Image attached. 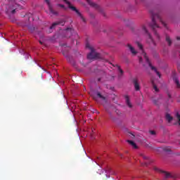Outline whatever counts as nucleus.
<instances>
[{
	"label": "nucleus",
	"mask_w": 180,
	"mask_h": 180,
	"mask_svg": "<svg viewBox=\"0 0 180 180\" xmlns=\"http://www.w3.org/2000/svg\"><path fill=\"white\" fill-rule=\"evenodd\" d=\"M131 32L134 34H136L137 36H141L143 34L146 36V43H148L150 47H155V41L154 39H153L151 34L148 32V30H147L146 24H142L139 29L131 28Z\"/></svg>",
	"instance_id": "nucleus-1"
},
{
	"label": "nucleus",
	"mask_w": 180,
	"mask_h": 180,
	"mask_svg": "<svg viewBox=\"0 0 180 180\" xmlns=\"http://www.w3.org/2000/svg\"><path fill=\"white\" fill-rule=\"evenodd\" d=\"M156 20H159V22H160V23H162V25H163L165 27H167V24L164 21H162V18H161V16H160L159 14L152 13V22L149 25V26L151 27L158 40H160V34L155 30V29H157V27H160V26L157 25Z\"/></svg>",
	"instance_id": "nucleus-2"
},
{
	"label": "nucleus",
	"mask_w": 180,
	"mask_h": 180,
	"mask_svg": "<svg viewBox=\"0 0 180 180\" xmlns=\"http://www.w3.org/2000/svg\"><path fill=\"white\" fill-rule=\"evenodd\" d=\"M136 46L139 47V50H141L142 51V56H143V58H145L146 62L150 67V68L152 70V71H155L157 74V75L159 77V78H161V73L157 70V68L153 66L151 64V62L150 61V58H148V56H147V53H145L144 49H143V44H141L140 42H136Z\"/></svg>",
	"instance_id": "nucleus-3"
},
{
	"label": "nucleus",
	"mask_w": 180,
	"mask_h": 180,
	"mask_svg": "<svg viewBox=\"0 0 180 180\" xmlns=\"http://www.w3.org/2000/svg\"><path fill=\"white\" fill-rule=\"evenodd\" d=\"M65 4H66L69 8V9H71V11H73V12H75L79 18L82 20V22H86L85 20V18H84V15H82V13L75 8V6H72L70 1L68 0H63Z\"/></svg>",
	"instance_id": "nucleus-4"
},
{
	"label": "nucleus",
	"mask_w": 180,
	"mask_h": 180,
	"mask_svg": "<svg viewBox=\"0 0 180 180\" xmlns=\"http://www.w3.org/2000/svg\"><path fill=\"white\" fill-rule=\"evenodd\" d=\"M86 49H89V50H91V53L87 55V58L89 60H94L95 58H99V57H101V54L96 53L95 51V49H94V48H92L89 43L86 44Z\"/></svg>",
	"instance_id": "nucleus-5"
},
{
	"label": "nucleus",
	"mask_w": 180,
	"mask_h": 180,
	"mask_svg": "<svg viewBox=\"0 0 180 180\" xmlns=\"http://www.w3.org/2000/svg\"><path fill=\"white\" fill-rule=\"evenodd\" d=\"M154 171L156 172H159V174H162V176H164V179H167V178H169L171 176V174L169 173H167V172L164 170H161L158 167H154L153 168Z\"/></svg>",
	"instance_id": "nucleus-6"
},
{
	"label": "nucleus",
	"mask_w": 180,
	"mask_h": 180,
	"mask_svg": "<svg viewBox=\"0 0 180 180\" xmlns=\"http://www.w3.org/2000/svg\"><path fill=\"white\" fill-rule=\"evenodd\" d=\"M45 2L47 4L49 12H51V13H52V15H58V13L57 11H54V9H53V6L51 5L50 0H45Z\"/></svg>",
	"instance_id": "nucleus-7"
},
{
	"label": "nucleus",
	"mask_w": 180,
	"mask_h": 180,
	"mask_svg": "<svg viewBox=\"0 0 180 180\" xmlns=\"http://www.w3.org/2000/svg\"><path fill=\"white\" fill-rule=\"evenodd\" d=\"M63 33L65 34V37H71L73 33H75V31L72 28H67L64 30Z\"/></svg>",
	"instance_id": "nucleus-8"
},
{
	"label": "nucleus",
	"mask_w": 180,
	"mask_h": 180,
	"mask_svg": "<svg viewBox=\"0 0 180 180\" xmlns=\"http://www.w3.org/2000/svg\"><path fill=\"white\" fill-rule=\"evenodd\" d=\"M64 25H65V21L61 20H59L58 22H53L52 24V25L50 27V29L52 30V29H54L56 27V26H64Z\"/></svg>",
	"instance_id": "nucleus-9"
},
{
	"label": "nucleus",
	"mask_w": 180,
	"mask_h": 180,
	"mask_svg": "<svg viewBox=\"0 0 180 180\" xmlns=\"http://www.w3.org/2000/svg\"><path fill=\"white\" fill-rule=\"evenodd\" d=\"M86 1L88 2V4H90L91 6H92L93 8H95L96 9H98L100 12H102V9L99 6V5L92 2L91 0H86Z\"/></svg>",
	"instance_id": "nucleus-10"
},
{
	"label": "nucleus",
	"mask_w": 180,
	"mask_h": 180,
	"mask_svg": "<svg viewBox=\"0 0 180 180\" xmlns=\"http://www.w3.org/2000/svg\"><path fill=\"white\" fill-rule=\"evenodd\" d=\"M133 83H134L135 91H140V84L139 83V80H137V79H134Z\"/></svg>",
	"instance_id": "nucleus-11"
},
{
	"label": "nucleus",
	"mask_w": 180,
	"mask_h": 180,
	"mask_svg": "<svg viewBox=\"0 0 180 180\" xmlns=\"http://www.w3.org/2000/svg\"><path fill=\"white\" fill-rule=\"evenodd\" d=\"M127 47H128L129 50L130 51V52L131 53L132 56H136V54H137V51H136V49H134V47H133V46L128 44Z\"/></svg>",
	"instance_id": "nucleus-12"
},
{
	"label": "nucleus",
	"mask_w": 180,
	"mask_h": 180,
	"mask_svg": "<svg viewBox=\"0 0 180 180\" xmlns=\"http://www.w3.org/2000/svg\"><path fill=\"white\" fill-rule=\"evenodd\" d=\"M16 9H22V6H20V4H15L13 6V10L11 11V13H16Z\"/></svg>",
	"instance_id": "nucleus-13"
},
{
	"label": "nucleus",
	"mask_w": 180,
	"mask_h": 180,
	"mask_svg": "<svg viewBox=\"0 0 180 180\" xmlns=\"http://www.w3.org/2000/svg\"><path fill=\"white\" fill-rule=\"evenodd\" d=\"M125 101L127 106L129 108H133V105H131V103L130 102V98H129V96H125Z\"/></svg>",
	"instance_id": "nucleus-14"
},
{
	"label": "nucleus",
	"mask_w": 180,
	"mask_h": 180,
	"mask_svg": "<svg viewBox=\"0 0 180 180\" xmlns=\"http://www.w3.org/2000/svg\"><path fill=\"white\" fill-rule=\"evenodd\" d=\"M114 67H117L120 74H119V77H122L123 76L124 72L122 68H120V66H119V65H113Z\"/></svg>",
	"instance_id": "nucleus-15"
},
{
	"label": "nucleus",
	"mask_w": 180,
	"mask_h": 180,
	"mask_svg": "<svg viewBox=\"0 0 180 180\" xmlns=\"http://www.w3.org/2000/svg\"><path fill=\"white\" fill-rule=\"evenodd\" d=\"M97 97L101 99L102 101H104V102H106V97L103 96L101 92L97 91L96 93Z\"/></svg>",
	"instance_id": "nucleus-16"
},
{
	"label": "nucleus",
	"mask_w": 180,
	"mask_h": 180,
	"mask_svg": "<svg viewBox=\"0 0 180 180\" xmlns=\"http://www.w3.org/2000/svg\"><path fill=\"white\" fill-rule=\"evenodd\" d=\"M104 108H105L106 112H108V113L110 115V119H112V120L115 121V118H113V115H112V112L109 110V108L106 105H104Z\"/></svg>",
	"instance_id": "nucleus-17"
},
{
	"label": "nucleus",
	"mask_w": 180,
	"mask_h": 180,
	"mask_svg": "<svg viewBox=\"0 0 180 180\" xmlns=\"http://www.w3.org/2000/svg\"><path fill=\"white\" fill-rule=\"evenodd\" d=\"M127 143H129V144H130V146H132V147H134V148H137V145L136 144V143H134V141L128 140Z\"/></svg>",
	"instance_id": "nucleus-18"
},
{
	"label": "nucleus",
	"mask_w": 180,
	"mask_h": 180,
	"mask_svg": "<svg viewBox=\"0 0 180 180\" xmlns=\"http://www.w3.org/2000/svg\"><path fill=\"white\" fill-rule=\"evenodd\" d=\"M166 41L168 43L169 46H171V44H172V41H171V38L168 35L166 36Z\"/></svg>",
	"instance_id": "nucleus-19"
},
{
	"label": "nucleus",
	"mask_w": 180,
	"mask_h": 180,
	"mask_svg": "<svg viewBox=\"0 0 180 180\" xmlns=\"http://www.w3.org/2000/svg\"><path fill=\"white\" fill-rule=\"evenodd\" d=\"M166 119H167V122H169V123L172 122L173 118H172V117H171V115L166 114Z\"/></svg>",
	"instance_id": "nucleus-20"
},
{
	"label": "nucleus",
	"mask_w": 180,
	"mask_h": 180,
	"mask_svg": "<svg viewBox=\"0 0 180 180\" xmlns=\"http://www.w3.org/2000/svg\"><path fill=\"white\" fill-rule=\"evenodd\" d=\"M163 151H165V153L171 152V147H169V146L164 147L163 148Z\"/></svg>",
	"instance_id": "nucleus-21"
},
{
	"label": "nucleus",
	"mask_w": 180,
	"mask_h": 180,
	"mask_svg": "<svg viewBox=\"0 0 180 180\" xmlns=\"http://www.w3.org/2000/svg\"><path fill=\"white\" fill-rule=\"evenodd\" d=\"M153 89L155 91V92H160V89H158V87H157V85H155V84H154V82H153Z\"/></svg>",
	"instance_id": "nucleus-22"
},
{
	"label": "nucleus",
	"mask_w": 180,
	"mask_h": 180,
	"mask_svg": "<svg viewBox=\"0 0 180 180\" xmlns=\"http://www.w3.org/2000/svg\"><path fill=\"white\" fill-rule=\"evenodd\" d=\"M174 82L176 85V87L179 89L180 88L179 80L178 79L175 78L174 79Z\"/></svg>",
	"instance_id": "nucleus-23"
},
{
	"label": "nucleus",
	"mask_w": 180,
	"mask_h": 180,
	"mask_svg": "<svg viewBox=\"0 0 180 180\" xmlns=\"http://www.w3.org/2000/svg\"><path fill=\"white\" fill-rule=\"evenodd\" d=\"M141 157H142V158H143V160H148V157L144 155L143 154H141Z\"/></svg>",
	"instance_id": "nucleus-24"
},
{
	"label": "nucleus",
	"mask_w": 180,
	"mask_h": 180,
	"mask_svg": "<svg viewBox=\"0 0 180 180\" xmlns=\"http://www.w3.org/2000/svg\"><path fill=\"white\" fill-rule=\"evenodd\" d=\"M149 133L152 134V136H155V131H150Z\"/></svg>",
	"instance_id": "nucleus-25"
},
{
	"label": "nucleus",
	"mask_w": 180,
	"mask_h": 180,
	"mask_svg": "<svg viewBox=\"0 0 180 180\" xmlns=\"http://www.w3.org/2000/svg\"><path fill=\"white\" fill-rule=\"evenodd\" d=\"M57 6H60V8H65V6L63 4H57Z\"/></svg>",
	"instance_id": "nucleus-26"
},
{
	"label": "nucleus",
	"mask_w": 180,
	"mask_h": 180,
	"mask_svg": "<svg viewBox=\"0 0 180 180\" xmlns=\"http://www.w3.org/2000/svg\"><path fill=\"white\" fill-rule=\"evenodd\" d=\"M29 30H30V32H33V31H34V27H29Z\"/></svg>",
	"instance_id": "nucleus-27"
},
{
	"label": "nucleus",
	"mask_w": 180,
	"mask_h": 180,
	"mask_svg": "<svg viewBox=\"0 0 180 180\" xmlns=\"http://www.w3.org/2000/svg\"><path fill=\"white\" fill-rule=\"evenodd\" d=\"M139 63H143V58L141 57L139 58Z\"/></svg>",
	"instance_id": "nucleus-28"
},
{
	"label": "nucleus",
	"mask_w": 180,
	"mask_h": 180,
	"mask_svg": "<svg viewBox=\"0 0 180 180\" xmlns=\"http://www.w3.org/2000/svg\"><path fill=\"white\" fill-rule=\"evenodd\" d=\"M115 112H116L117 115H119V113H120L119 110H116Z\"/></svg>",
	"instance_id": "nucleus-29"
},
{
	"label": "nucleus",
	"mask_w": 180,
	"mask_h": 180,
	"mask_svg": "<svg viewBox=\"0 0 180 180\" xmlns=\"http://www.w3.org/2000/svg\"><path fill=\"white\" fill-rule=\"evenodd\" d=\"M67 60H68V61H71V58L68 57V58H67Z\"/></svg>",
	"instance_id": "nucleus-30"
},
{
	"label": "nucleus",
	"mask_w": 180,
	"mask_h": 180,
	"mask_svg": "<svg viewBox=\"0 0 180 180\" xmlns=\"http://www.w3.org/2000/svg\"><path fill=\"white\" fill-rule=\"evenodd\" d=\"M131 139H134V135L133 134H131Z\"/></svg>",
	"instance_id": "nucleus-31"
},
{
	"label": "nucleus",
	"mask_w": 180,
	"mask_h": 180,
	"mask_svg": "<svg viewBox=\"0 0 180 180\" xmlns=\"http://www.w3.org/2000/svg\"><path fill=\"white\" fill-rule=\"evenodd\" d=\"M153 102H154L155 105H157V100H154Z\"/></svg>",
	"instance_id": "nucleus-32"
},
{
	"label": "nucleus",
	"mask_w": 180,
	"mask_h": 180,
	"mask_svg": "<svg viewBox=\"0 0 180 180\" xmlns=\"http://www.w3.org/2000/svg\"><path fill=\"white\" fill-rule=\"evenodd\" d=\"M176 39H177V40H180V37H177Z\"/></svg>",
	"instance_id": "nucleus-33"
},
{
	"label": "nucleus",
	"mask_w": 180,
	"mask_h": 180,
	"mask_svg": "<svg viewBox=\"0 0 180 180\" xmlns=\"http://www.w3.org/2000/svg\"><path fill=\"white\" fill-rule=\"evenodd\" d=\"M108 172H110V168L108 169Z\"/></svg>",
	"instance_id": "nucleus-34"
},
{
	"label": "nucleus",
	"mask_w": 180,
	"mask_h": 180,
	"mask_svg": "<svg viewBox=\"0 0 180 180\" xmlns=\"http://www.w3.org/2000/svg\"><path fill=\"white\" fill-rule=\"evenodd\" d=\"M101 78L98 79V82H101Z\"/></svg>",
	"instance_id": "nucleus-35"
},
{
	"label": "nucleus",
	"mask_w": 180,
	"mask_h": 180,
	"mask_svg": "<svg viewBox=\"0 0 180 180\" xmlns=\"http://www.w3.org/2000/svg\"><path fill=\"white\" fill-rule=\"evenodd\" d=\"M169 98H171V94H168Z\"/></svg>",
	"instance_id": "nucleus-36"
},
{
	"label": "nucleus",
	"mask_w": 180,
	"mask_h": 180,
	"mask_svg": "<svg viewBox=\"0 0 180 180\" xmlns=\"http://www.w3.org/2000/svg\"><path fill=\"white\" fill-rule=\"evenodd\" d=\"M39 43H40L41 44H42L41 41H40Z\"/></svg>",
	"instance_id": "nucleus-37"
},
{
	"label": "nucleus",
	"mask_w": 180,
	"mask_h": 180,
	"mask_svg": "<svg viewBox=\"0 0 180 180\" xmlns=\"http://www.w3.org/2000/svg\"><path fill=\"white\" fill-rule=\"evenodd\" d=\"M63 56H65L64 53H63Z\"/></svg>",
	"instance_id": "nucleus-38"
}]
</instances>
